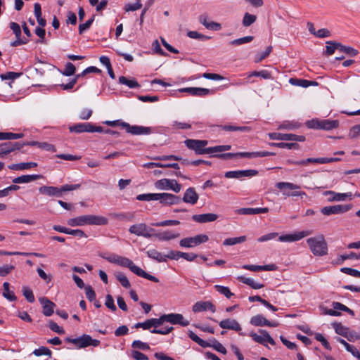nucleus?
Here are the masks:
<instances>
[{
  "label": "nucleus",
  "instance_id": "nucleus-34",
  "mask_svg": "<svg viewBox=\"0 0 360 360\" xmlns=\"http://www.w3.org/2000/svg\"><path fill=\"white\" fill-rule=\"evenodd\" d=\"M119 82L120 84L126 85L131 89L140 87L139 84L135 79H129L124 76H120L119 77Z\"/></svg>",
  "mask_w": 360,
  "mask_h": 360
},
{
  "label": "nucleus",
  "instance_id": "nucleus-10",
  "mask_svg": "<svg viewBox=\"0 0 360 360\" xmlns=\"http://www.w3.org/2000/svg\"><path fill=\"white\" fill-rule=\"evenodd\" d=\"M352 208L351 205H336L333 206L323 207L321 210V212L326 216L331 214H342L348 212Z\"/></svg>",
  "mask_w": 360,
  "mask_h": 360
},
{
  "label": "nucleus",
  "instance_id": "nucleus-14",
  "mask_svg": "<svg viewBox=\"0 0 360 360\" xmlns=\"http://www.w3.org/2000/svg\"><path fill=\"white\" fill-rule=\"evenodd\" d=\"M259 333L262 335H257L256 333H251L250 335L252 337V340L259 343L264 346H267L266 343L269 342L271 345H275L276 342L269 335V333L265 330H259Z\"/></svg>",
  "mask_w": 360,
  "mask_h": 360
},
{
  "label": "nucleus",
  "instance_id": "nucleus-38",
  "mask_svg": "<svg viewBox=\"0 0 360 360\" xmlns=\"http://www.w3.org/2000/svg\"><path fill=\"white\" fill-rule=\"evenodd\" d=\"M246 240V236H242L236 238H229L224 240L223 245L225 246L234 245L236 244L242 243Z\"/></svg>",
  "mask_w": 360,
  "mask_h": 360
},
{
  "label": "nucleus",
  "instance_id": "nucleus-47",
  "mask_svg": "<svg viewBox=\"0 0 360 360\" xmlns=\"http://www.w3.org/2000/svg\"><path fill=\"white\" fill-rule=\"evenodd\" d=\"M290 83L293 85H297V86L307 88V87L311 86V82H310L309 80H306V79H302L291 78L290 79Z\"/></svg>",
  "mask_w": 360,
  "mask_h": 360
},
{
  "label": "nucleus",
  "instance_id": "nucleus-16",
  "mask_svg": "<svg viewBox=\"0 0 360 360\" xmlns=\"http://www.w3.org/2000/svg\"><path fill=\"white\" fill-rule=\"evenodd\" d=\"M310 234L311 231H302L295 233L280 236L278 240L280 242L291 243L300 240Z\"/></svg>",
  "mask_w": 360,
  "mask_h": 360
},
{
  "label": "nucleus",
  "instance_id": "nucleus-17",
  "mask_svg": "<svg viewBox=\"0 0 360 360\" xmlns=\"http://www.w3.org/2000/svg\"><path fill=\"white\" fill-rule=\"evenodd\" d=\"M165 322H169L172 324H179L181 326H187L189 325V321L185 320L183 315L181 314H164Z\"/></svg>",
  "mask_w": 360,
  "mask_h": 360
},
{
  "label": "nucleus",
  "instance_id": "nucleus-48",
  "mask_svg": "<svg viewBox=\"0 0 360 360\" xmlns=\"http://www.w3.org/2000/svg\"><path fill=\"white\" fill-rule=\"evenodd\" d=\"M254 39L253 36H246L242 38L234 39L230 42L231 45L239 46L243 44L251 42Z\"/></svg>",
  "mask_w": 360,
  "mask_h": 360
},
{
  "label": "nucleus",
  "instance_id": "nucleus-23",
  "mask_svg": "<svg viewBox=\"0 0 360 360\" xmlns=\"http://www.w3.org/2000/svg\"><path fill=\"white\" fill-rule=\"evenodd\" d=\"M219 326L223 329L233 330L236 331L241 330V326L235 319H227L221 321L219 323Z\"/></svg>",
  "mask_w": 360,
  "mask_h": 360
},
{
  "label": "nucleus",
  "instance_id": "nucleus-55",
  "mask_svg": "<svg viewBox=\"0 0 360 360\" xmlns=\"http://www.w3.org/2000/svg\"><path fill=\"white\" fill-rule=\"evenodd\" d=\"M339 50L350 56H356L358 53V51L354 49L350 46H343L341 44H340Z\"/></svg>",
  "mask_w": 360,
  "mask_h": 360
},
{
  "label": "nucleus",
  "instance_id": "nucleus-26",
  "mask_svg": "<svg viewBox=\"0 0 360 360\" xmlns=\"http://www.w3.org/2000/svg\"><path fill=\"white\" fill-rule=\"evenodd\" d=\"M269 208L267 207H257V208H240L237 210L238 214L244 215H254L260 213H267Z\"/></svg>",
  "mask_w": 360,
  "mask_h": 360
},
{
  "label": "nucleus",
  "instance_id": "nucleus-15",
  "mask_svg": "<svg viewBox=\"0 0 360 360\" xmlns=\"http://www.w3.org/2000/svg\"><path fill=\"white\" fill-rule=\"evenodd\" d=\"M20 142L7 141L0 143V157L6 155L11 152L19 150L22 148Z\"/></svg>",
  "mask_w": 360,
  "mask_h": 360
},
{
  "label": "nucleus",
  "instance_id": "nucleus-50",
  "mask_svg": "<svg viewBox=\"0 0 360 360\" xmlns=\"http://www.w3.org/2000/svg\"><path fill=\"white\" fill-rule=\"evenodd\" d=\"M33 354H34L37 356H42V355H47L49 357H51L52 352L49 348L42 346L38 349H34L33 351Z\"/></svg>",
  "mask_w": 360,
  "mask_h": 360
},
{
  "label": "nucleus",
  "instance_id": "nucleus-53",
  "mask_svg": "<svg viewBox=\"0 0 360 360\" xmlns=\"http://www.w3.org/2000/svg\"><path fill=\"white\" fill-rule=\"evenodd\" d=\"M187 35L192 39H200L202 41L210 39V37L204 34H202L196 31H189Z\"/></svg>",
  "mask_w": 360,
  "mask_h": 360
},
{
  "label": "nucleus",
  "instance_id": "nucleus-62",
  "mask_svg": "<svg viewBox=\"0 0 360 360\" xmlns=\"http://www.w3.org/2000/svg\"><path fill=\"white\" fill-rule=\"evenodd\" d=\"M172 127L179 129H188L191 128V124L186 122L174 121L172 124Z\"/></svg>",
  "mask_w": 360,
  "mask_h": 360
},
{
  "label": "nucleus",
  "instance_id": "nucleus-52",
  "mask_svg": "<svg viewBox=\"0 0 360 360\" xmlns=\"http://www.w3.org/2000/svg\"><path fill=\"white\" fill-rule=\"evenodd\" d=\"M157 193H144L136 196V200L140 201L156 200Z\"/></svg>",
  "mask_w": 360,
  "mask_h": 360
},
{
  "label": "nucleus",
  "instance_id": "nucleus-59",
  "mask_svg": "<svg viewBox=\"0 0 360 360\" xmlns=\"http://www.w3.org/2000/svg\"><path fill=\"white\" fill-rule=\"evenodd\" d=\"M131 346L134 348L139 349H141V350H148V349H150V346L147 343L143 342L141 340H134L132 342Z\"/></svg>",
  "mask_w": 360,
  "mask_h": 360
},
{
  "label": "nucleus",
  "instance_id": "nucleus-36",
  "mask_svg": "<svg viewBox=\"0 0 360 360\" xmlns=\"http://www.w3.org/2000/svg\"><path fill=\"white\" fill-rule=\"evenodd\" d=\"M220 127L225 131H239L242 132H249L251 131V128L248 126L237 127L233 125H223L220 126Z\"/></svg>",
  "mask_w": 360,
  "mask_h": 360
},
{
  "label": "nucleus",
  "instance_id": "nucleus-54",
  "mask_svg": "<svg viewBox=\"0 0 360 360\" xmlns=\"http://www.w3.org/2000/svg\"><path fill=\"white\" fill-rule=\"evenodd\" d=\"M23 295L25 297L27 302L32 303L34 302V296L31 289L27 287L22 288Z\"/></svg>",
  "mask_w": 360,
  "mask_h": 360
},
{
  "label": "nucleus",
  "instance_id": "nucleus-51",
  "mask_svg": "<svg viewBox=\"0 0 360 360\" xmlns=\"http://www.w3.org/2000/svg\"><path fill=\"white\" fill-rule=\"evenodd\" d=\"M349 259H360V253L356 254L355 252H351L348 255H340V257L338 258V264H341L345 260Z\"/></svg>",
  "mask_w": 360,
  "mask_h": 360
},
{
  "label": "nucleus",
  "instance_id": "nucleus-49",
  "mask_svg": "<svg viewBox=\"0 0 360 360\" xmlns=\"http://www.w3.org/2000/svg\"><path fill=\"white\" fill-rule=\"evenodd\" d=\"M142 7L141 0H136L134 4H127L124 6V11L126 12L135 11L140 9Z\"/></svg>",
  "mask_w": 360,
  "mask_h": 360
},
{
  "label": "nucleus",
  "instance_id": "nucleus-60",
  "mask_svg": "<svg viewBox=\"0 0 360 360\" xmlns=\"http://www.w3.org/2000/svg\"><path fill=\"white\" fill-rule=\"evenodd\" d=\"M84 289H85V293H86V298L90 302L95 300L96 293H95L94 289L92 288V287L90 285H86L84 287Z\"/></svg>",
  "mask_w": 360,
  "mask_h": 360
},
{
  "label": "nucleus",
  "instance_id": "nucleus-42",
  "mask_svg": "<svg viewBox=\"0 0 360 360\" xmlns=\"http://www.w3.org/2000/svg\"><path fill=\"white\" fill-rule=\"evenodd\" d=\"M251 77H261L265 79H271V75L267 70H262V71H253L248 74V77L250 78Z\"/></svg>",
  "mask_w": 360,
  "mask_h": 360
},
{
  "label": "nucleus",
  "instance_id": "nucleus-43",
  "mask_svg": "<svg viewBox=\"0 0 360 360\" xmlns=\"http://www.w3.org/2000/svg\"><path fill=\"white\" fill-rule=\"evenodd\" d=\"M214 288L217 292L224 295L228 299H230L232 296L234 295V294L230 291V289L228 287L216 285H214Z\"/></svg>",
  "mask_w": 360,
  "mask_h": 360
},
{
  "label": "nucleus",
  "instance_id": "nucleus-31",
  "mask_svg": "<svg viewBox=\"0 0 360 360\" xmlns=\"http://www.w3.org/2000/svg\"><path fill=\"white\" fill-rule=\"evenodd\" d=\"M238 280L250 287H251L252 289H260L264 288V285L262 283H257L253 279L250 278H246L243 276H240L238 278Z\"/></svg>",
  "mask_w": 360,
  "mask_h": 360
},
{
  "label": "nucleus",
  "instance_id": "nucleus-44",
  "mask_svg": "<svg viewBox=\"0 0 360 360\" xmlns=\"http://www.w3.org/2000/svg\"><path fill=\"white\" fill-rule=\"evenodd\" d=\"M333 327L335 330V333L340 335L345 336L347 335L348 328L344 326L341 323H333Z\"/></svg>",
  "mask_w": 360,
  "mask_h": 360
},
{
  "label": "nucleus",
  "instance_id": "nucleus-64",
  "mask_svg": "<svg viewBox=\"0 0 360 360\" xmlns=\"http://www.w3.org/2000/svg\"><path fill=\"white\" fill-rule=\"evenodd\" d=\"M50 329L58 334H64L65 330L63 328L60 327L56 323L53 321H50L49 323Z\"/></svg>",
  "mask_w": 360,
  "mask_h": 360
},
{
  "label": "nucleus",
  "instance_id": "nucleus-39",
  "mask_svg": "<svg viewBox=\"0 0 360 360\" xmlns=\"http://www.w3.org/2000/svg\"><path fill=\"white\" fill-rule=\"evenodd\" d=\"M116 279L120 283V284L125 288H129L131 287L130 282L127 277L122 272H116Z\"/></svg>",
  "mask_w": 360,
  "mask_h": 360
},
{
  "label": "nucleus",
  "instance_id": "nucleus-61",
  "mask_svg": "<svg viewBox=\"0 0 360 360\" xmlns=\"http://www.w3.org/2000/svg\"><path fill=\"white\" fill-rule=\"evenodd\" d=\"M105 305L112 311H115L117 310V307L114 303V300L110 295H106Z\"/></svg>",
  "mask_w": 360,
  "mask_h": 360
},
{
  "label": "nucleus",
  "instance_id": "nucleus-27",
  "mask_svg": "<svg viewBox=\"0 0 360 360\" xmlns=\"http://www.w3.org/2000/svg\"><path fill=\"white\" fill-rule=\"evenodd\" d=\"M42 176L40 174L22 175L14 178L12 181L14 184H25L39 179Z\"/></svg>",
  "mask_w": 360,
  "mask_h": 360
},
{
  "label": "nucleus",
  "instance_id": "nucleus-18",
  "mask_svg": "<svg viewBox=\"0 0 360 360\" xmlns=\"http://www.w3.org/2000/svg\"><path fill=\"white\" fill-rule=\"evenodd\" d=\"M250 323L255 326L277 327L278 326L277 322H271L260 314L252 316L250 319Z\"/></svg>",
  "mask_w": 360,
  "mask_h": 360
},
{
  "label": "nucleus",
  "instance_id": "nucleus-41",
  "mask_svg": "<svg viewBox=\"0 0 360 360\" xmlns=\"http://www.w3.org/2000/svg\"><path fill=\"white\" fill-rule=\"evenodd\" d=\"M257 20V16L255 15L250 14L249 13H245L244 14L242 24L244 27H249L252 24H253Z\"/></svg>",
  "mask_w": 360,
  "mask_h": 360
},
{
  "label": "nucleus",
  "instance_id": "nucleus-4",
  "mask_svg": "<svg viewBox=\"0 0 360 360\" xmlns=\"http://www.w3.org/2000/svg\"><path fill=\"white\" fill-rule=\"evenodd\" d=\"M79 187L80 184H65L60 188L43 186L39 188V192L51 197H61L63 192L76 190Z\"/></svg>",
  "mask_w": 360,
  "mask_h": 360
},
{
  "label": "nucleus",
  "instance_id": "nucleus-1",
  "mask_svg": "<svg viewBox=\"0 0 360 360\" xmlns=\"http://www.w3.org/2000/svg\"><path fill=\"white\" fill-rule=\"evenodd\" d=\"M108 219L103 216L94 214L82 215L68 220V224L71 226H82L85 225H106Z\"/></svg>",
  "mask_w": 360,
  "mask_h": 360
},
{
  "label": "nucleus",
  "instance_id": "nucleus-57",
  "mask_svg": "<svg viewBox=\"0 0 360 360\" xmlns=\"http://www.w3.org/2000/svg\"><path fill=\"white\" fill-rule=\"evenodd\" d=\"M341 272L348 274L349 276L360 278V271L349 267H343L340 269Z\"/></svg>",
  "mask_w": 360,
  "mask_h": 360
},
{
  "label": "nucleus",
  "instance_id": "nucleus-45",
  "mask_svg": "<svg viewBox=\"0 0 360 360\" xmlns=\"http://www.w3.org/2000/svg\"><path fill=\"white\" fill-rule=\"evenodd\" d=\"M326 44H327V46L326 47V55H328V56L332 55L333 53H334L335 49H339L340 43L329 41H327Z\"/></svg>",
  "mask_w": 360,
  "mask_h": 360
},
{
  "label": "nucleus",
  "instance_id": "nucleus-7",
  "mask_svg": "<svg viewBox=\"0 0 360 360\" xmlns=\"http://www.w3.org/2000/svg\"><path fill=\"white\" fill-rule=\"evenodd\" d=\"M129 231L130 233L137 236H143L149 238L153 236L152 232L154 231V229L148 227L144 223H139L131 226L129 229Z\"/></svg>",
  "mask_w": 360,
  "mask_h": 360
},
{
  "label": "nucleus",
  "instance_id": "nucleus-28",
  "mask_svg": "<svg viewBox=\"0 0 360 360\" xmlns=\"http://www.w3.org/2000/svg\"><path fill=\"white\" fill-rule=\"evenodd\" d=\"M154 236L157 237L160 240L167 241L179 238L180 234L178 232H174L172 231H165L155 234Z\"/></svg>",
  "mask_w": 360,
  "mask_h": 360
},
{
  "label": "nucleus",
  "instance_id": "nucleus-35",
  "mask_svg": "<svg viewBox=\"0 0 360 360\" xmlns=\"http://www.w3.org/2000/svg\"><path fill=\"white\" fill-rule=\"evenodd\" d=\"M23 136L22 133L0 132V140H15Z\"/></svg>",
  "mask_w": 360,
  "mask_h": 360
},
{
  "label": "nucleus",
  "instance_id": "nucleus-25",
  "mask_svg": "<svg viewBox=\"0 0 360 360\" xmlns=\"http://www.w3.org/2000/svg\"><path fill=\"white\" fill-rule=\"evenodd\" d=\"M39 301L42 305L43 314L46 316H51L54 311L56 304L46 297H40Z\"/></svg>",
  "mask_w": 360,
  "mask_h": 360
},
{
  "label": "nucleus",
  "instance_id": "nucleus-46",
  "mask_svg": "<svg viewBox=\"0 0 360 360\" xmlns=\"http://www.w3.org/2000/svg\"><path fill=\"white\" fill-rule=\"evenodd\" d=\"M189 338L196 343H198L200 346L202 347H207L209 346V344L203 340L202 339L200 338L196 334H195L193 331H189L188 333Z\"/></svg>",
  "mask_w": 360,
  "mask_h": 360
},
{
  "label": "nucleus",
  "instance_id": "nucleus-58",
  "mask_svg": "<svg viewBox=\"0 0 360 360\" xmlns=\"http://www.w3.org/2000/svg\"><path fill=\"white\" fill-rule=\"evenodd\" d=\"M76 68L72 63H68L65 65V68L63 72V75L65 76L73 75L75 72Z\"/></svg>",
  "mask_w": 360,
  "mask_h": 360
},
{
  "label": "nucleus",
  "instance_id": "nucleus-9",
  "mask_svg": "<svg viewBox=\"0 0 360 360\" xmlns=\"http://www.w3.org/2000/svg\"><path fill=\"white\" fill-rule=\"evenodd\" d=\"M156 188L160 190L170 189L175 193H179L181 189V185L174 179H162L155 183Z\"/></svg>",
  "mask_w": 360,
  "mask_h": 360
},
{
  "label": "nucleus",
  "instance_id": "nucleus-5",
  "mask_svg": "<svg viewBox=\"0 0 360 360\" xmlns=\"http://www.w3.org/2000/svg\"><path fill=\"white\" fill-rule=\"evenodd\" d=\"M184 143L188 148L193 150L197 155L212 153V147L206 148L208 144L207 140L186 139Z\"/></svg>",
  "mask_w": 360,
  "mask_h": 360
},
{
  "label": "nucleus",
  "instance_id": "nucleus-21",
  "mask_svg": "<svg viewBox=\"0 0 360 360\" xmlns=\"http://www.w3.org/2000/svg\"><path fill=\"white\" fill-rule=\"evenodd\" d=\"M218 217L219 216L214 213H205L192 216V219L195 221L200 224L214 221L218 219Z\"/></svg>",
  "mask_w": 360,
  "mask_h": 360
},
{
  "label": "nucleus",
  "instance_id": "nucleus-8",
  "mask_svg": "<svg viewBox=\"0 0 360 360\" xmlns=\"http://www.w3.org/2000/svg\"><path fill=\"white\" fill-rule=\"evenodd\" d=\"M209 240V238L205 234H199L194 237H188L181 239L179 241L181 247L184 248H193L201 243H205Z\"/></svg>",
  "mask_w": 360,
  "mask_h": 360
},
{
  "label": "nucleus",
  "instance_id": "nucleus-12",
  "mask_svg": "<svg viewBox=\"0 0 360 360\" xmlns=\"http://www.w3.org/2000/svg\"><path fill=\"white\" fill-rule=\"evenodd\" d=\"M156 200L165 205H178L181 202V199L179 196L172 193H157Z\"/></svg>",
  "mask_w": 360,
  "mask_h": 360
},
{
  "label": "nucleus",
  "instance_id": "nucleus-22",
  "mask_svg": "<svg viewBox=\"0 0 360 360\" xmlns=\"http://www.w3.org/2000/svg\"><path fill=\"white\" fill-rule=\"evenodd\" d=\"M180 92L188 93L192 96H205L210 93L209 89L200 87H186L179 90Z\"/></svg>",
  "mask_w": 360,
  "mask_h": 360
},
{
  "label": "nucleus",
  "instance_id": "nucleus-33",
  "mask_svg": "<svg viewBox=\"0 0 360 360\" xmlns=\"http://www.w3.org/2000/svg\"><path fill=\"white\" fill-rule=\"evenodd\" d=\"M148 257L156 260L158 262H165V255H162L161 252H158L155 249H149L146 252Z\"/></svg>",
  "mask_w": 360,
  "mask_h": 360
},
{
  "label": "nucleus",
  "instance_id": "nucleus-30",
  "mask_svg": "<svg viewBox=\"0 0 360 360\" xmlns=\"http://www.w3.org/2000/svg\"><path fill=\"white\" fill-rule=\"evenodd\" d=\"M89 129L90 123L89 122L79 123L69 127V130L70 132H75L77 134L82 132H89Z\"/></svg>",
  "mask_w": 360,
  "mask_h": 360
},
{
  "label": "nucleus",
  "instance_id": "nucleus-37",
  "mask_svg": "<svg viewBox=\"0 0 360 360\" xmlns=\"http://www.w3.org/2000/svg\"><path fill=\"white\" fill-rule=\"evenodd\" d=\"M3 288H4L3 296L5 298L8 300L9 301L16 300V297H15L13 291H11L9 289V283L8 282L4 283Z\"/></svg>",
  "mask_w": 360,
  "mask_h": 360
},
{
  "label": "nucleus",
  "instance_id": "nucleus-2",
  "mask_svg": "<svg viewBox=\"0 0 360 360\" xmlns=\"http://www.w3.org/2000/svg\"><path fill=\"white\" fill-rule=\"evenodd\" d=\"M307 243L314 256L323 257L328 254V244L323 235L309 238Z\"/></svg>",
  "mask_w": 360,
  "mask_h": 360
},
{
  "label": "nucleus",
  "instance_id": "nucleus-40",
  "mask_svg": "<svg viewBox=\"0 0 360 360\" xmlns=\"http://www.w3.org/2000/svg\"><path fill=\"white\" fill-rule=\"evenodd\" d=\"M276 186L280 190H297L300 188V186L290 182H278L276 184Z\"/></svg>",
  "mask_w": 360,
  "mask_h": 360
},
{
  "label": "nucleus",
  "instance_id": "nucleus-56",
  "mask_svg": "<svg viewBox=\"0 0 360 360\" xmlns=\"http://www.w3.org/2000/svg\"><path fill=\"white\" fill-rule=\"evenodd\" d=\"M179 224H180V221L178 220H165L152 224L155 226H176Z\"/></svg>",
  "mask_w": 360,
  "mask_h": 360
},
{
  "label": "nucleus",
  "instance_id": "nucleus-63",
  "mask_svg": "<svg viewBox=\"0 0 360 360\" xmlns=\"http://www.w3.org/2000/svg\"><path fill=\"white\" fill-rule=\"evenodd\" d=\"M15 266L13 265H4L3 266H0V276H6L9 274L13 269Z\"/></svg>",
  "mask_w": 360,
  "mask_h": 360
},
{
  "label": "nucleus",
  "instance_id": "nucleus-29",
  "mask_svg": "<svg viewBox=\"0 0 360 360\" xmlns=\"http://www.w3.org/2000/svg\"><path fill=\"white\" fill-rule=\"evenodd\" d=\"M325 195H330V197L328 198L329 201H343L347 197H352V193H338L332 191H328L324 193Z\"/></svg>",
  "mask_w": 360,
  "mask_h": 360
},
{
  "label": "nucleus",
  "instance_id": "nucleus-6",
  "mask_svg": "<svg viewBox=\"0 0 360 360\" xmlns=\"http://www.w3.org/2000/svg\"><path fill=\"white\" fill-rule=\"evenodd\" d=\"M308 128L323 130H332L339 127V121L337 120H319L313 119L307 122Z\"/></svg>",
  "mask_w": 360,
  "mask_h": 360
},
{
  "label": "nucleus",
  "instance_id": "nucleus-11",
  "mask_svg": "<svg viewBox=\"0 0 360 360\" xmlns=\"http://www.w3.org/2000/svg\"><path fill=\"white\" fill-rule=\"evenodd\" d=\"M121 127L124 128L127 133L132 135H143L151 133V128L148 127L130 125L127 122L121 123Z\"/></svg>",
  "mask_w": 360,
  "mask_h": 360
},
{
  "label": "nucleus",
  "instance_id": "nucleus-20",
  "mask_svg": "<svg viewBox=\"0 0 360 360\" xmlns=\"http://www.w3.org/2000/svg\"><path fill=\"white\" fill-rule=\"evenodd\" d=\"M193 311L196 312H201L210 310L212 312H215L216 307L212 304V302L210 301H199L197 302L193 306Z\"/></svg>",
  "mask_w": 360,
  "mask_h": 360
},
{
  "label": "nucleus",
  "instance_id": "nucleus-32",
  "mask_svg": "<svg viewBox=\"0 0 360 360\" xmlns=\"http://www.w3.org/2000/svg\"><path fill=\"white\" fill-rule=\"evenodd\" d=\"M37 166V162H21L17 164H13L8 166V168L12 170H24L28 169L32 167H35Z\"/></svg>",
  "mask_w": 360,
  "mask_h": 360
},
{
  "label": "nucleus",
  "instance_id": "nucleus-19",
  "mask_svg": "<svg viewBox=\"0 0 360 360\" xmlns=\"http://www.w3.org/2000/svg\"><path fill=\"white\" fill-rule=\"evenodd\" d=\"M100 345V341L96 339H93L89 335H83L78 338L77 348H85L89 346L97 347Z\"/></svg>",
  "mask_w": 360,
  "mask_h": 360
},
{
  "label": "nucleus",
  "instance_id": "nucleus-13",
  "mask_svg": "<svg viewBox=\"0 0 360 360\" xmlns=\"http://www.w3.org/2000/svg\"><path fill=\"white\" fill-rule=\"evenodd\" d=\"M269 137L271 140H282V141H304L305 137L304 136H297L292 134H283L273 132L269 134Z\"/></svg>",
  "mask_w": 360,
  "mask_h": 360
},
{
  "label": "nucleus",
  "instance_id": "nucleus-3",
  "mask_svg": "<svg viewBox=\"0 0 360 360\" xmlns=\"http://www.w3.org/2000/svg\"><path fill=\"white\" fill-rule=\"evenodd\" d=\"M117 264L122 266L128 267L134 274L140 277L146 278L155 283L159 282V279L157 277L146 273L141 268L135 265L134 262L127 257L119 256L117 260Z\"/></svg>",
  "mask_w": 360,
  "mask_h": 360
},
{
  "label": "nucleus",
  "instance_id": "nucleus-24",
  "mask_svg": "<svg viewBox=\"0 0 360 360\" xmlns=\"http://www.w3.org/2000/svg\"><path fill=\"white\" fill-rule=\"evenodd\" d=\"M198 198L199 195L195 192V188L190 187L186 191L182 200L184 202L195 205L198 202Z\"/></svg>",
  "mask_w": 360,
  "mask_h": 360
}]
</instances>
